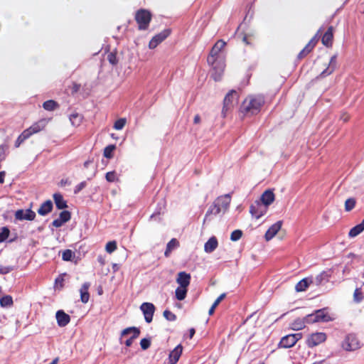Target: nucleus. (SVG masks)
<instances>
[{"label": "nucleus", "mask_w": 364, "mask_h": 364, "mask_svg": "<svg viewBox=\"0 0 364 364\" xmlns=\"http://www.w3.org/2000/svg\"><path fill=\"white\" fill-rule=\"evenodd\" d=\"M45 127V122L40 121L32 124L29 128L25 129L26 132L29 133L31 136L33 134L38 133L41 131Z\"/></svg>", "instance_id": "obj_27"}, {"label": "nucleus", "mask_w": 364, "mask_h": 364, "mask_svg": "<svg viewBox=\"0 0 364 364\" xmlns=\"http://www.w3.org/2000/svg\"><path fill=\"white\" fill-rule=\"evenodd\" d=\"M90 286V284L89 282H85L80 289V300L84 304L87 303L90 299V294L88 292Z\"/></svg>", "instance_id": "obj_25"}, {"label": "nucleus", "mask_w": 364, "mask_h": 364, "mask_svg": "<svg viewBox=\"0 0 364 364\" xmlns=\"http://www.w3.org/2000/svg\"><path fill=\"white\" fill-rule=\"evenodd\" d=\"M64 223L59 219V218H57L55 220H54L52 223V225L55 227V228H60L61 227Z\"/></svg>", "instance_id": "obj_58"}, {"label": "nucleus", "mask_w": 364, "mask_h": 364, "mask_svg": "<svg viewBox=\"0 0 364 364\" xmlns=\"http://www.w3.org/2000/svg\"><path fill=\"white\" fill-rule=\"evenodd\" d=\"M364 230V219L362 220V222L360 224L356 225L353 228H352L349 232H348V237L352 238L355 237L359 234H360Z\"/></svg>", "instance_id": "obj_29"}, {"label": "nucleus", "mask_w": 364, "mask_h": 364, "mask_svg": "<svg viewBox=\"0 0 364 364\" xmlns=\"http://www.w3.org/2000/svg\"><path fill=\"white\" fill-rule=\"evenodd\" d=\"M187 292L188 289L186 287H178L175 291L176 298L179 301H182L186 297Z\"/></svg>", "instance_id": "obj_33"}, {"label": "nucleus", "mask_w": 364, "mask_h": 364, "mask_svg": "<svg viewBox=\"0 0 364 364\" xmlns=\"http://www.w3.org/2000/svg\"><path fill=\"white\" fill-rule=\"evenodd\" d=\"M290 335L292 337V338L295 343H296L299 340H300L302 338L301 333H292Z\"/></svg>", "instance_id": "obj_57"}, {"label": "nucleus", "mask_w": 364, "mask_h": 364, "mask_svg": "<svg viewBox=\"0 0 364 364\" xmlns=\"http://www.w3.org/2000/svg\"><path fill=\"white\" fill-rule=\"evenodd\" d=\"M183 347L181 344H178L171 350L168 355V363L176 364L182 354Z\"/></svg>", "instance_id": "obj_14"}, {"label": "nucleus", "mask_w": 364, "mask_h": 364, "mask_svg": "<svg viewBox=\"0 0 364 364\" xmlns=\"http://www.w3.org/2000/svg\"><path fill=\"white\" fill-rule=\"evenodd\" d=\"M214 208H215L213 206V204H212L205 213V218L203 220V223H205L207 220H210V219L209 218V216L210 215H215Z\"/></svg>", "instance_id": "obj_53"}, {"label": "nucleus", "mask_w": 364, "mask_h": 364, "mask_svg": "<svg viewBox=\"0 0 364 364\" xmlns=\"http://www.w3.org/2000/svg\"><path fill=\"white\" fill-rule=\"evenodd\" d=\"M60 183L62 186L71 184V181L68 178H63Z\"/></svg>", "instance_id": "obj_61"}, {"label": "nucleus", "mask_w": 364, "mask_h": 364, "mask_svg": "<svg viewBox=\"0 0 364 364\" xmlns=\"http://www.w3.org/2000/svg\"><path fill=\"white\" fill-rule=\"evenodd\" d=\"M216 203L223 210V213H225L230 206L231 201V196L230 193L225 194L224 196H219L216 200Z\"/></svg>", "instance_id": "obj_16"}, {"label": "nucleus", "mask_w": 364, "mask_h": 364, "mask_svg": "<svg viewBox=\"0 0 364 364\" xmlns=\"http://www.w3.org/2000/svg\"><path fill=\"white\" fill-rule=\"evenodd\" d=\"M140 346L142 350L148 349L151 346V339L149 338H144L140 341Z\"/></svg>", "instance_id": "obj_47"}, {"label": "nucleus", "mask_w": 364, "mask_h": 364, "mask_svg": "<svg viewBox=\"0 0 364 364\" xmlns=\"http://www.w3.org/2000/svg\"><path fill=\"white\" fill-rule=\"evenodd\" d=\"M15 269V267L14 266H3V265H0V274H9V272H12L13 270H14Z\"/></svg>", "instance_id": "obj_48"}, {"label": "nucleus", "mask_w": 364, "mask_h": 364, "mask_svg": "<svg viewBox=\"0 0 364 364\" xmlns=\"http://www.w3.org/2000/svg\"><path fill=\"white\" fill-rule=\"evenodd\" d=\"M81 116L77 113H73L70 115V121L73 125L78 126L81 122Z\"/></svg>", "instance_id": "obj_41"}, {"label": "nucleus", "mask_w": 364, "mask_h": 364, "mask_svg": "<svg viewBox=\"0 0 364 364\" xmlns=\"http://www.w3.org/2000/svg\"><path fill=\"white\" fill-rule=\"evenodd\" d=\"M13 304V299L10 295H6L0 298V305L1 307L11 306Z\"/></svg>", "instance_id": "obj_34"}, {"label": "nucleus", "mask_w": 364, "mask_h": 364, "mask_svg": "<svg viewBox=\"0 0 364 364\" xmlns=\"http://www.w3.org/2000/svg\"><path fill=\"white\" fill-rule=\"evenodd\" d=\"M337 65V55H333L329 61L328 66L323 70L320 74L321 77H325L330 75L336 68Z\"/></svg>", "instance_id": "obj_15"}, {"label": "nucleus", "mask_w": 364, "mask_h": 364, "mask_svg": "<svg viewBox=\"0 0 364 364\" xmlns=\"http://www.w3.org/2000/svg\"><path fill=\"white\" fill-rule=\"evenodd\" d=\"M331 274L327 271H323L318 274L315 278H313V283L316 286L321 285L323 282H327L329 280Z\"/></svg>", "instance_id": "obj_24"}, {"label": "nucleus", "mask_w": 364, "mask_h": 364, "mask_svg": "<svg viewBox=\"0 0 364 364\" xmlns=\"http://www.w3.org/2000/svg\"><path fill=\"white\" fill-rule=\"evenodd\" d=\"M225 296H226V294L223 293L217 298V299L214 301L213 305H214V306H215V307H217L218 306V304L221 302V301H223L225 298Z\"/></svg>", "instance_id": "obj_55"}, {"label": "nucleus", "mask_w": 364, "mask_h": 364, "mask_svg": "<svg viewBox=\"0 0 364 364\" xmlns=\"http://www.w3.org/2000/svg\"><path fill=\"white\" fill-rule=\"evenodd\" d=\"M296 343L294 341L290 334L284 336L279 343V346L284 348H289L293 347Z\"/></svg>", "instance_id": "obj_28"}, {"label": "nucleus", "mask_w": 364, "mask_h": 364, "mask_svg": "<svg viewBox=\"0 0 364 364\" xmlns=\"http://www.w3.org/2000/svg\"><path fill=\"white\" fill-rule=\"evenodd\" d=\"M116 149L114 144H109L107 146L103 152V155L107 159H112L113 157V151Z\"/></svg>", "instance_id": "obj_35"}, {"label": "nucleus", "mask_w": 364, "mask_h": 364, "mask_svg": "<svg viewBox=\"0 0 364 364\" xmlns=\"http://www.w3.org/2000/svg\"><path fill=\"white\" fill-rule=\"evenodd\" d=\"M213 206L215 208H214L215 215H216L219 214L220 213L223 212L222 208H220V205H218V204L216 203L215 200L213 202Z\"/></svg>", "instance_id": "obj_56"}, {"label": "nucleus", "mask_w": 364, "mask_h": 364, "mask_svg": "<svg viewBox=\"0 0 364 364\" xmlns=\"http://www.w3.org/2000/svg\"><path fill=\"white\" fill-rule=\"evenodd\" d=\"M282 225V222L281 220L277 221L273 225H272L267 230L264 235L265 240L267 241H269L270 240H272L281 229Z\"/></svg>", "instance_id": "obj_13"}, {"label": "nucleus", "mask_w": 364, "mask_h": 364, "mask_svg": "<svg viewBox=\"0 0 364 364\" xmlns=\"http://www.w3.org/2000/svg\"><path fill=\"white\" fill-rule=\"evenodd\" d=\"M135 338H132V336H131L129 338L127 339L124 342L127 347H129L132 345L133 341Z\"/></svg>", "instance_id": "obj_62"}, {"label": "nucleus", "mask_w": 364, "mask_h": 364, "mask_svg": "<svg viewBox=\"0 0 364 364\" xmlns=\"http://www.w3.org/2000/svg\"><path fill=\"white\" fill-rule=\"evenodd\" d=\"M237 100V92L235 90H230L225 97L222 114L225 117L227 112L233 107L234 102Z\"/></svg>", "instance_id": "obj_7"}, {"label": "nucleus", "mask_w": 364, "mask_h": 364, "mask_svg": "<svg viewBox=\"0 0 364 364\" xmlns=\"http://www.w3.org/2000/svg\"><path fill=\"white\" fill-rule=\"evenodd\" d=\"M268 207L257 200L252 203L250 207V213L252 217L256 219L260 218L262 216L266 214L267 212Z\"/></svg>", "instance_id": "obj_6"}, {"label": "nucleus", "mask_w": 364, "mask_h": 364, "mask_svg": "<svg viewBox=\"0 0 364 364\" xmlns=\"http://www.w3.org/2000/svg\"><path fill=\"white\" fill-rule=\"evenodd\" d=\"M242 236V232L240 230H235L232 232L230 235V240L232 241H237L239 240Z\"/></svg>", "instance_id": "obj_45"}, {"label": "nucleus", "mask_w": 364, "mask_h": 364, "mask_svg": "<svg viewBox=\"0 0 364 364\" xmlns=\"http://www.w3.org/2000/svg\"><path fill=\"white\" fill-rule=\"evenodd\" d=\"M10 230L8 227H2L0 231V242H4L9 237Z\"/></svg>", "instance_id": "obj_38"}, {"label": "nucleus", "mask_w": 364, "mask_h": 364, "mask_svg": "<svg viewBox=\"0 0 364 364\" xmlns=\"http://www.w3.org/2000/svg\"><path fill=\"white\" fill-rule=\"evenodd\" d=\"M127 122V119L125 118H120L115 121L114 124V129L117 130H121L124 128Z\"/></svg>", "instance_id": "obj_42"}, {"label": "nucleus", "mask_w": 364, "mask_h": 364, "mask_svg": "<svg viewBox=\"0 0 364 364\" xmlns=\"http://www.w3.org/2000/svg\"><path fill=\"white\" fill-rule=\"evenodd\" d=\"M105 178L108 182H114L117 178L115 171L107 172L105 175Z\"/></svg>", "instance_id": "obj_50"}, {"label": "nucleus", "mask_w": 364, "mask_h": 364, "mask_svg": "<svg viewBox=\"0 0 364 364\" xmlns=\"http://www.w3.org/2000/svg\"><path fill=\"white\" fill-rule=\"evenodd\" d=\"M53 200L55 203L56 208L59 210L65 209L68 207L67 202L63 199V196L59 193L53 194Z\"/></svg>", "instance_id": "obj_26"}, {"label": "nucleus", "mask_w": 364, "mask_h": 364, "mask_svg": "<svg viewBox=\"0 0 364 364\" xmlns=\"http://www.w3.org/2000/svg\"><path fill=\"white\" fill-rule=\"evenodd\" d=\"M63 223H67L71 218V213L68 210H63L60 212L58 218Z\"/></svg>", "instance_id": "obj_40"}, {"label": "nucleus", "mask_w": 364, "mask_h": 364, "mask_svg": "<svg viewBox=\"0 0 364 364\" xmlns=\"http://www.w3.org/2000/svg\"><path fill=\"white\" fill-rule=\"evenodd\" d=\"M5 159V151L4 146L3 145L0 146V161H2Z\"/></svg>", "instance_id": "obj_60"}, {"label": "nucleus", "mask_w": 364, "mask_h": 364, "mask_svg": "<svg viewBox=\"0 0 364 364\" xmlns=\"http://www.w3.org/2000/svg\"><path fill=\"white\" fill-rule=\"evenodd\" d=\"M218 240L215 236L208 239L204 245V251L207 253L213 252L218 247Z\"/></svg>", "instance_id": "obj_21"}, {"label": "nucleus", "mask_w": 364, "mask_h": 364, "mask_svg": "<svg viewBox=\"0 0 364 364\" xmlns=\"http://www.w3.org/2000/svg\"><path fill=\"white\" fill-rule=\"evenodd\" d=\"M53 205L50 200L43 202L38 210V213L41 215L45 216L51 212Z\"/></svg>", "instance_id": "obj_22"}, {"label": "nucleus", "mask_w": 364, "mask_h": 364, "mask_svg": "<svg viewBox=\"0 0 364 364\" xmlns=\"http://www.w3.org/2000/svg\"><path fill=\"white\" fill-rule=\"evenodd\" d=\"M321 31V29H319L317 33L315 34V36L310 40V41L308 43L309 45H311L313 48L315 47L318 41V34Z\"/></svg>", "instance_id": "obj_54"}, {"label": "nucleus", "mask_w": 364, "mask_h": 364, "mask_svg": "<svg viewBox=\"0 0 364 364\" xmlns=\"http://www.w3.org/2000/svg\"><path fill=\"white\" fill-rule=\"evenodd\" d=\"M58 325L60 327L67 326L70 321V317L63 310H58L55 314Z\"/></svg>", "instance_id": "obj_17"}, {"label": "nucleus", "mask_w": 364, "mask_h": 364, "mask_svg": "<svg viewBox=\"0 0 364 364\" xmlns=\"http://www.w3.org/2000/svg\"><path fill=\"white\" fill-rule=\"evenodd\" d=\"M176 282L179 284V287L188 288L191 282V274L186 272H180L178 274Z\"/></svg>", "instance_id": "obj_18"}, {"label": "nucleus", "mask_w": 364, "mask_h": 364, "mask_svg": "<svg viewBox=\"0 0 364 364\" xmlns=\"http://www.w3.org/2000/svg\"><path fill=\"white\" fill-rule=\"evenodd\" d=\"M30 137L29 133L24 130L17 138L15 141V147H18L27 139Z\"/></svg>", "instance_id": "obj_37"}, {"label": "nucleus", "mask_w": 364, "mask_h": 364, "mask_svg": "<svg viewBox=\"0 0 364 364\" xmlns=\"http://www.w3.org/2000/svg\"><path fill=\"white\" fill-rule=\"evenodd\" d=\"M151 19V14L146 9H141L138 10L135 15V20L139 25V30H146L148 28Z\"/></svg>", "instance_id": "obj_4"}, {"label": "nucleus", "mask_w": 364, "mask_h": 364, "mask_svg": "<svg viewBox=\"0 0 364 364\" xmlns=\"http://www.w3.org/2000/svg\"><path fill=\"white\" fill-rule=\"evenodd\" d=\"M140 309L142 311L144 319L146 323H149L153 320L154 314L155 311V306L152 303L144 302L140 306Z\"/></svg>", "instance_id": "obj_9"}, {"label": "nucleus", "mask_w": 364, "mask_h": 364, "mask_svg": "<svg viewBox=\"0 0 364 364\" xmlns=\"http://www.w3.org/2000/svg\"><path fill=\"white\" fill-rule=\"evenodd\" d=\"M171 33L170 30L165 29L154 36L150 41L149 46L151 49L155 48L160 43L164 41Z\"/></svg>", "instance_id": "obj_12"}, {"label": "nucleus", "mask_w": 364, "mask_h": 364, "mask_svg": "<svg viewBox=\"0 0 364 364\" xmlns=\"http://www.w3.org/2000/svg\"><path fill=\"white\" fill-rule=\"evenodd\" d=\"M274 198L273 191L268 189L262 194L259 201L268 207L273 203Z\"/></svg>", "instance_id": "obj_19"}, {"label": "nucleus", "mask_w": 364, "mask_h": 364, "mask_svg": "<svg viewBox=\"0 0 364 364\" xmlns=\"http://www.w3.org/2000/svg\"><path fill=\"white\" fill-rule=\"evenodd\" d=\"M213 68L211 73L215 81H219L225 69V61L223 58H216L214 63H208Z\"/></svg>", "instance_id": "obj_5"}, {"label": "nucleus", "mask_w": 364, "mask_h": 364, "mask_svg": "<svg viewBox=\"0 0 364 364\" xmlns=\"http://www.w3.org/2000/svg\"><path fill=\"white\" fill-rule=\"evenodd\" d=\"M214 208H215L213 206V204H212L205 213V218L203 220V223H205L207 220H210V219L209 218V216L210 215H215Z\"/></svg>", "instance_id": "obj_52"}, {"label": "nucleus", "mask_w": 364, "mask_h": 364, "mask_svg": "<svg viewBox=\"0 0 364 364\" xmlns=\"http://www.w3.org/2000/svg\"><path fill=\"white\" fill-rule=\"evenodd\" d=\"M341 347L346 351H353L359 349L361 344L356 334L350 333L346 336L341 343Z\"/></svg>", "instance_id": "obj_3"}, {"label": "nucleus", "mask_w": 364, "mask_h": 364, "mask_svg": "<svg viewBox=\"0 0 364 364\" xmlns=\"http://www.w3.org/2000/svg\"><path fill=\"white\" fill-rule=\"evenodd\" d=\"M306 316L304 318H298L291 323V328L294 331H299L305 327Z\"/></svg>", "instance_id": "obj_32"}, {"label": "nucleus", "mask_w": 364, "mask_h": 364, "mask_svg": "<svg viewBox=\"0 0 364 364\" xmlns=\"http://www.w3.org/2000/svg\"><path fill=\"white\" fill-rule=\"evenodd\" d=\"M80 88V85H78L77 83H74L73 88H72V91H73V92H77L79 91Z\"/></svg>", "instance_id": "obj_64"}, {"label": "nucleus", "mask_w": 364, "mask_h": 364, "mask_svg": "<svg viewBox=\"0 0 364 364\" xmlns=\"http://www.w3.org/2000/svg\"><path fill=\"white\" fill-rule=\"evenodd\" d=\"M306 55H308V53L304 50V48L299 53L298 55H297V58L298 59H302L303 58H304Z\"/></svg>", "instance_id": "obj_59"}, {"label": "nucleus", "mask_w": 364, "mask_h": 364, "mask_svg": "<svg viewBox=\"0 0 364 364\" xmlns=\"http://www.w3.org/2000/svg\"><path fill=\"white\" fill-rule=\"evenodd\" d=\"M93 161H94V159L93 158H92V159L89 158L87 161H85L84 162V164H83L84 167L85 168H88L90 164H92Z\"/></svg>", "instance_id": "obj_63"}, {"label": "nucleus", "mask_w": 364, "mask_h": 364, "mask_svg": "<svg viewBox=\"0 0 364 364\" xmlns=\"http://www.w3.org/2000/svg\"><path fill=\"white\" fill-rule=\"evenodd\" d=\"M132 333V338H136L139 337L140 334V330L139 328L132 326V327H128L125 329H124L122 333L121 336H127Z\"/></svg>", "instance_id": "obj_31"}, {"label": "nucleus", "mask_w": 364, "mask_h": 364, "mask_svg": "<svg viewBox=\"0 0 364 364\" xmlns=\"http://www.w3.org/2000/svg\"><path fill=\"white\" fill-rule=\"evenodd\" d=\"M313 277H306L299 281L295 286V290L297 292H301L305 291L309 286L312 284Z\"/></svg>", "instance_id": "obj_20"}, {"label": "nucleus", "mask_w": 364, "mask_h": 364, "mask_svg": "<svg viewBox=\"0 0 364 364\" xmlns=\"http://www.w3.org/2000/svg\"><path fill=\"white\" fill-rule=\"evenodd\" d=\"M355 205V200L353 198H350L346 200L345 209L346 211H350Z\"/></svg>", "instance_id": "obj_43"}, {"label": "nucleus", "mask_w": 364, "mask_h": 364, "mask_svg": "<svg viewBox=\"0 0 364 364\" xmlns=\"http://www.w3.org/2000/svg\"><path fill=\"white\" fill-rule=\"evenodd\" d=\"M333 318L328 314L327 308H323L314 311L312 314L306 316V323H314L316 322H328Z\"/></svg>", "instance_id": "obj_2"}, {"label": "nucleus", "mask_w": 364, "mask_h": 364, "mask_svg": "<svg viewBox=\"0 0 364 364\" xmlns=\"http://www.w3.org/2000/svg\"><path fill=\"white\" fill-rule=\"evenodd\" d=\"M326 340V335L324 333H314L309 336L306 344L309 348H313L324 342Z\"/></svg>", "instance_id": "obj_10"}, {"label": "nucleus", "mask_w": 364, "mask_h": 364, "mask_svg": "<svg viewBox=\"0 0 364 364\" xmlns=\"http://www.w3.org/2000/svg\"><path fill=\"white\" fill-rule=\"evenodd\" d=\"M74 257H75V254L70 250L68 249L63 252L62 259L64 261H66V262L72 261Z\"/></svg>", "instance_id": "obj_39"}, {"label": "nucleus", "mask_w": 364, "mask_h": 364, "mask_svg": "<svg viewBox=\"0 0 364 364\" xmlns=\"http://www.w3.org/2000/svg\"><path fill=\"white\" fill-rule=\"evenodd\" d=\"M333 26H329L328 28L327 31L323 34V36H322V38H321L322 43L326 47L331 46L332 44V40H333Z\"/></svg>", "instance_id": "obj_23"}, {"label": "nucleus", "mask_w": 364, "mask_h": 364, "mask_svg": "<svg viewBox=\"0 0 364 364\" xmlns=\"http://www.w3.org/2000/svg\"><path fill=\"white\" fill-rule=\"evenodd\" d=\"M179 246V242L176 239H171L166 245V248L164 252L166 257H169L171 252Z\"/></svg>", "instance_id": "obj_30"}, {"label": "nucleus", "mask_w": 364, "mask_h": 364, "mask_svg": "<svg viewBox=\"0 0 364 364\" xmlns=\"http://www.w3.org/2000/svg\"><path fill=\"white\" fill-rule=\"evenodd\" d=\"M164 318L169 321H174L176 320V316L172 313L171 311L166 309L164 311Z\"/></svg>", "instance_id": "obj_44"}, {"label": "nucleus", "mask_w": 364, "mask_h": 364, "mask_svg": "<svg viewBox=\"0 0 364 364\" xmlns=\"http://www.w3.org/2000/svg\"><path fill=\"white\" fill-rule=\"evenodd\" d=\"M264 103V100L262 96L250 97L243 102L240 110L242 113L246 114H256L260 111Z\"/></svg>", "instance_id": "obj_1"}, {"label": "nucleus", "mask_w": 364, "mask_h": 364, "mask_svg": "<svg viewBox=\"0 0 364 364\" xmlns=\"http://www.w3.org/2000/svg\"><path fill=\"white\" fill-rule=\"evenodd\" d=\"M105 249L108 253L113 252L117 249V242L115 241L108 242L106 245Z\"/></svg>", "instance_id": "obj_46"}, {"label": "nucleus", "mask_w": 364, "mask_h": 364, "mask_svg": "<svg viewBox=\"0 0 364 364\" xmlns=\"http://www.w3.org/2000/svg\"><path fill=\"white\" fill-rule=\"evenodd\" d=\"M15 218L18 220H33L36 218V213L31 208L23 210L20 209L16 211Z\"/></svg>", "instance_id": "obj_11"}, {"label": "nucleus", "mask_w": 364, "mask_h": 364, "mask_svg": "<svg viewBox=\"0 0 364 364\" xmlns=\"http://www.w3.org/2000/svg\"><path fill=\"white\" fill-rule=\"evenodd\" d=\"M107 60L109 63L113 65H115L118 63L117 55L114 53H109L107 55Z\"/></svg>", "instance_id": "obj_49"}, {"label": "nucleus", "mask_w": 364, "mask_h": 364, "mask_svg": "<svg viewBox=\"0 0 364 364\" xmlns=\"http://www.w3.org/2000/svg\"><path fill=\"white\" fill-rule=\"evenodd\" d=\"M58 103L53 100H47V101L44 102L43 104V107L46 110H48V111H53L56 107H58Z\"/></svg>", "instance_id": "obj_36"}, {"label": "nucleus", "mask_w": 364, "mask_h": 364, "mask_svg": "<svg viewBox=\"0 0 364 364\" xmlns=\"http://www.w3.org/2000/svg\"><path fill=\"white\" fill-rule=\"evenodd\" d=\"M87 186L86 181H82L79 184H77L74 188V193L78 194L83 188H85Z\"/></svg>", "instance_id": "obj_51"}, {"label": "nucleus", "mask_w": 364, "mask_h": 364, "mask_svg": "<svg viewBox=\"0 0 364 364\" xmlns=\"http://www.w3.org/2000/svg\"><path fill=\"white\" fill-rule=\"evenodd\" d=\"M225 45L226 43L223 40H219L215 43L210 52V55L208 56V63H214L216 58H222L220 53Z\"/></svg>", "instance_id": "obj_8"}]
</instances>
